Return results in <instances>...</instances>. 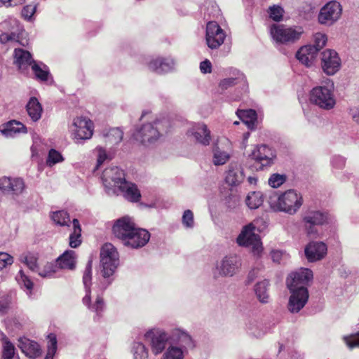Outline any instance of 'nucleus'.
Here are the masks:
<instances>
[{
    "label": "nucleus",
    "mask_w": 359,
    "mask_h": 359,
    "mask_svg": "<svg viewBox=\"0 0 359 359\" xmlns=\"http://www.w3.org/2000/svg\"><path fill=\"white\" fill-rule=\"evenodd\" d=\"M123 132L119 128H112L107 135L108 141L113 144H118L123 140Z\"/></svg>",
    "instance_id": "50"
},
{
    "label": "nucleus",
    "mask_w": 359,
    "mask_h": 359,
    "mask_svg": "<svg viewBox=\"0 0 359 359\" xmlns=\"http://www.w3.org/2000/svg\"><path fill=\"white\" fill-rule=\"evenodd\" d=\"M250 156L255 161L257 169L263 170L274 163L276 154L270 147L260 144L252 150Z\"/></svg>",
    "instance_id": "10"
},
{
    "label": "nucleus",
    "mask_w": 359,
    "mask_h": 359,
    "mask_svg": "<svg viewBox=\"0 0 359 359\" xmlns=\"http://www.w3.org/2000/svg\"><path fill=\"white\" fill-rule=\"evenodd\" d=\"M92 280V262L89 261L83 274V283L86 290V295L83 298V303L92 311L99 315L104 311V302L102 297L97 295L94 304H90V288Z\"/></svg>",
    "instance_id": "9"
},
{
    "label": "nucleus",
    "mask_w": 359,
    "mask_h": 359,
    "mask_svg": "<svg viewBox=\"0 0 359 359\" xmlns=\"http://www.w3.org/2000/svg\"><path fill=\"white\" fill-rule=\"evenodd\" d=\"M0 132L4 137L12 138L20 134L27 133V129L20 121L11 120L0 126Z\"/></svg>",
    "instance_id": "29"
},
{
    "label": "nucleus",
    "mask_w": 359,
    "mask_h": 359,
    "mask_svg": "<svg viewBox=\"0 0 359 359\" xmlns=\"http://www.w3.org/2000/svg\"><path fill=\"white\" fill-rule=\"evenodd\" d=\"M171 340L178 344L180 348L184 349L187 353L188 349H192L195 347V343L191 335L184 330L175 328L170 332Z\"/></svg>",
    "instance_id": "25"
},
{
    "label": "nucleus",
    "mask_w": 359,
    "mask_h": 359,
    "mask_svg": "<svg viewBox=\"0 0 359 359\" xmlns=\"http://www.w3.org/2000/svg\"><path fill=\"white\" fill-rule=\"evenodd\" d=\"M209 53L212 57H225L230 52V46H208Z\"/></svg>",
    "instance_id": "51"
},
{
    "label": "nucleus",
    "mask_w": 359,
    "mask_h": 359,
    "mask_svg": "<svg viewBox=\"0 0 359 359\" xmlns=\"http://www.w3.org/2000/svg\"><path fill=\"white\" fill-rule=\"evenodd\" d=\"M16 301L15 291L11 290L0 295V314H6Z\"/></svg>",
    "instance_id": "39"
},
{
    "label": "nucleus",
    "mask_w": 359,
    "mask_h": 359,
    "mask_svg": "<svg viewBox=\"0 0 359 359\" xmlns=\"http://www.w3.org/2000/svg\"><path fill=\"white\" fill-rule=\"evenodd\" d=\"M51 219L57 225L61 226H69L70 218L67 212L65 210H58L53 212L51 215Z\"/></svg>",
    "instance_id": "45"
},
{
    "label": "nucleus",
    "mask_w": 359,
    "mask_h": 359,
    "mask_svg": "<svg viewBox=\"0 0 359 359\" xmlns=\"http://www.w3.org/2000/svg\"><path fill=\"white\" fill-rule=\"evenodd\" d=\"M187 135L192 137L196 142L203 146L209 145L211 140L210 131L203 123H194L187 131Z\"/></svg>",
    "instance_id": "24"
},
{
    "label": "nucleus",
    "mask_w": 359,
    "mask_h": 359,
    "mask_svg": "<svg viewBox=\"0 0 359 359\" xmlns=\"http://www.w3.org/2000/svg\"><path fill=\"white\" fill-rule=\"evenodd\" d=\"M264 202V194L260 191H252L248 194L246 197V205L250 209H257Z\"/></svg>",
    "instance_id": "42"
},
{
    "label": "nucleus",
    "mask_w": 359,
    "mask_h": 359,
    "mask_svg": "<svg viewBox=\"0 0 359 359\" xmlns=\"http://www.w3.org/2000/svg\"><path fill=\"white\" fill-rule=\"evenodd\" d=\"M107 159V154L105 151L102 149H98V157H97V166H100L105 160Z\"/></svg>",
    "instance_id": "64"
},
{
    "label": "nucleus",
    "mask_w": 359,
    "mask_h": 359,
    "mask_svg": "<svg viewBox=\"0 0 359 359\" xmlns=\"http://www.w3.org/2000/svg\"><path fill=\"white\" fill-rule=\"evenodd\" d=\"M182 223L187 229H192L194 226V213L191 210H186L182 215Z\"/></svg>",
    "instance_id": "53"
},
{
    "label": "nucleus",
    "mask_w": 359,
    "mask_h": 359,
    "mask_svg": "<svg viewBox=\"0 0 359 359\" xmlns=\"http://www.w3.org/2000/svg\"><path fill=\"white\" fill-rule=\"evenodd\" d=\"M285 180L284 175L273 174L269 179V184L273 188H278L285 182Z\"/></svg>",
    "instance_id": "55"
},
{
    "label": "nucleus",
    "mask_w": 359,
    "mask_h": 359,
    "mask_svg": "<svg viewBox=\"0 0 359 359\" xmlns=\"http://www.w3.org/2000/svg\"><path fill=\"white\" fill-rule=\"evenodd\" d=\"M185 352L177 346L170 345L163 353L161 359H183Z\"/></svg>",
    "instance_id": "43"
},
{
    "label": "nucleus",
    "mask_w": 359,
    "mask_h": 359,
    "mask_svg": "<svg viewBox=\"0 0 359 359\" xmlns=\"http://www.w3.org/2000/svg\"><path fill=\"white\" fill-rule=\"evenodd\" d=\"M15 355V346L13 344L6 339L3 344L2 358L3 359H13Z\"/></svg>",
    "instance_id": "52"
},
{
    "label": "nucleus",
    "mask_w": 359,
    "mask_h": 359,
    "mask_svg": "<svg viewBox=\"0 0 359 359\" xmlns=\"http://www.w3.org/2000/svg\"><path fill=\"white\" fill-rule=\"evenodd\" d=\"M226 34L224 30L215 22H209L206 27V40L208 45L210 43H217V45H222L224 43Z\"/></svg>",
    "instance_id": "30"
},
{
    "label": "nucleus",
    "mask_w": 359,
    "mask_h": 359,
    "mask_svg": "<svg viewBox=\"0 0 359 359\" xmlns=\"http://www.w3.org/2000/svg\"><path fill=\"white\" fill-rule=\"evenodd\" d=\"M345 158L340 156H333L331 161L334 169H342L345 166Z\"/></svg>",
    "instance_id": "59"
},
{
    "label": "nucleus",
    "mask_w": 359,
    "mask_h": 359,
    "mask_svg": "<svg viewBox=\"0 0 359 359\" xmlns=\"http://www.w3.org/2000/svg\"><path fill=\"white\" fill-rule=\"evenodd\" d=\"M70 130L76 142H79L80 140H88L93 133V123L86 117H76L73 120V123L70 126Z\"/></svg>",
    "instance_id": "14"
},
{
    "label": "nucleus",
    "mask_w": 359,
    "mask_h": 359,
    "mask_svg": "<svg viewBox=\"0 0 359 359\" xmlns=\"http://www.w3.org/2000/svg\"><path fill=\"white\" fill-rule=\"evenodd\" d=\"M271 255L273 262L276 263H280L282 259L287 257L285 252L278 250L271 251Z\"/></svg>",
    "instance_id": "61"
},
{
    "label": "nucleus",
    "mask_w": 359,
    "mask_h": 359,
    "mask_svg": "<svg viewBox=\"0 0 359 359\" xmlns=\"http://www.w3.org/2000/svg\"><path fill=\"white\" fill-rule=\"evenodd\" d=\"M30 67L34 79L43 83L52 84L53 83L49 67L46 64L35 60Z\"/></svg>",
    "instance_id": "28"
},
{
    "label": "nucleus",
    "mask_w": 359,
    "mask_h": 359,
    "mask_svg": "<svg viewBox=\"0 0 359 359\" xmlns=\"http://www.w3.org/2000/svg\"><path fill=\"white\" fill-rule=\"evenodd\" d=\"M284 11L282 7L276 5L271 6L269 9V14L274 21H280L283 15Z\"/></svg>",
    "instance_id": "54"
},
{
    "label": "nucleus",
    "mask_w": 359,
    "mask_h": 359,
    "mask_svg": "<svg viewBox=\"0 0 359 359\" xmlns=\"http://www.w3.org/2000/svg\"><path fill=\"white\" fill-rule=\"evenodd\" d=\"M18 347L29 358L34 359L41 353L39 344L27 338L20 339Z\"/></svg>",
    "instance_id": "32"
},
{
    "label": "nucleus",
    "mask_w": 359,
    "mask_h": 359,
    "mask_svg": "<svg viewBox=\"0 0 359 359\" xmlns=\"http://www.w3.org/2000/svg\"><path fill=\"white\" fill-rule=\"evenodd\" d=\"M36 10V4H29L23 7L21 11L22 16L27 20H31Z\"/></svg>",
    "instance_id": "57"
},
{
    "label": "nucleus",
    "mask_w": 359,
    "mask_h": 359,
    "mask_svg": "<svg viewBox=\"0 0 359 359\" xmlns=\"http://www.w3.org/2000/svg\"><path fill=\"white\" fill-rule=\"evenodd\" d=\"M257 222L254 220L252 222L244 226L236 238V243L239 246L251 248L255 255H259L262 250L260 237L255 232Z\"/></svg>",
    "instance_id": "6"
},
{
    "label": "nucleus",
    "mask_w": 359,
    "mask_h": 359,
    "mask_svg": "<svg viewBox=\"0 0 359 359\" xmlns=\"http://www.w3.org/2000/svg\"><path fill=\"white\" fill-rule=\"evenodd\" d=\"M73 230L69 237V245L72 248L79 247L82 242L81 240V227L79 221L77 219L72 220Z\"/></svg>",
    "instance_id": "40"
},
{
    "label": "nucleus",
    "mask_w": 359,
    "mask_h": 359,
    "mask_svg": "<svg viewBox=\"0 0 359 359\" xmlns=\"http://www.w3.org/2000/svg\"><path fill=\"white\" fill-rule=\"evenodd\" d=\"M119 264L118 253L111 243L104 244L100 252L101 272L104 278L102 289L105 290L112 282L110 277L114 274Z\"/></svg>",
    "instance_id": "3"
},
{
    "label": "nucleus",
    "mask_w": 359,
    "mask_h": 359,
    "mask_svg": "<svg viewBox=\"0 0 359 359\" xmlns=\"http://www.w3.org/2000/svg\"><path fill=\"white\" fill-rule=\"evenodd\" d=\"M200 70L203 74H208L212 72V64L208 60H205L200 63Z\"/></svg>",
    "instance_id": "62"
},
{
    "label": "nucleus",
    "mask_w": 359,
    "mask_h": 359,
    "mask_svg": "<svg viewBox=\"0 0 359 359\" xmlns=\"http://www.w3.org/2000/svg\"><path fill=\"white\" fill-rule=\"evenodd\" d=\"M269 203L274 210L294 215L303 204L302 196L294 189H290L280 196H270Z\"/></svg>",
    "instance_id": "2"
},
{
    "label": "nucleus",
    "mask_w": 359,
    "mask_h": 359,
    "mask_svg": "<svg viewBox=\"0 0 359 359\" xmlns=\"http://www.w3.org/2000/svg\"><path fill=\"white\" fill-rule=\"evenodd\" d=\"M313 45H326L327 42V36L325 34L317 32L313 36Z\"/></svg>",
    "instance_id": "60"
},
{
    "label": "nucleus",
    "mask_w": 359,
    "mask_h": 359,
    "mask_svg": "<svg viewBox=\"0 0 359 359\" xmlns=\"http://www.w3.org/2000/svg\"><path fill=\"white\" fill-rule=\"evenodd\" d=\"M303 33L302 27H287L283 25H273L271 27L272 37L278 42L296 43Z\"/></svg>",
    "instance_id": "11"
},
{
    "label": "nucleus",
    "mask_w": 359,
    "mask_h": 359,
    "mask_svg": "<svg viewBox=\"0 0 359 359\" xmlns=\"http://www.w3.org/2000/svg\"><path fill=\"white\" fill-rule=\"evenodd\" d=\"M150 233L144 229L135 227L123 243L125 246L137 249L144 246L149 241Z\"/></svg>",
    "instance_id": "22"
},
{
    "label": "nucleus",
    "mask_w": 359,
    "mask_h": 359,
    "mask_svg": "<svg viewBox=\"0 0 359 359\" xmlns=\"http://www.w3.org/2000/svg\"><path fill=\"white\" fill-rule=\"evenodd\" d=\"M148 69L158 74H166L175 69L176 62L171 57H156L145 62Z\"/></svg>",
    "instance_id": "17"
},
{
    "label": "nucleus",
    "mask_w": 359,
    "mask_h": 359,
    "mask_svg": "<svg viewBox=\"0 0 359 359\" xmlns=\"http://www.w3.org/2000/svg\"><path fill=\"white\" fill-rule=\"evenodd\" d=\"M48 350L45 359H53L57 351V339L54 334L48 336Z\"/></svg>",
    "instance_id": "48"
},
{
    "label": "nucleus",
    "mask_w": 359,
    "mask_h": 359,
    "mask_svg": "<svg viewBox=\"0 0 359 359\" xmlns=\"http://www.w3.org/2000/svg\"><path fill=\"white\" fill-rule=\"evenodd\" d=\"M144 339L150 346L154 355L162 353L170 339V334L161 328H152L144 334Z\"/></svg>",
    "instance_id": "8"
},
{
    "label": "nucleus",
    "mask_w": 359,
    "mask_h": 359,
    "mask_svg": "<svg viewBox=\"0 0 359 359\" xmlns=\"http://www.w3.org/2000/svg\"><path fill=\"white\" fill-rule=\"evenodd\" d=\"M229 74L231 77L220 81L219 83V88L224 91L236 84L241 83L243 92L246 93L248 86L245 76L239 70L233 68L229 69Z\"/></svg>",
    "instance_id": "23"
},
{
    "label": "nucleus",
    "mask_w": 359,
    "mask_h": 359,
    "mask_svg": "<svg viewBox=\"0 0 359 359\" xmlns=\"http://www.w3.org/2000/svg\"><path fill=\"white\" fill-rule=\"evenodd\" d=\"M135 227V224L132 219L126 216L116 221L112 231L114 236L123 243L125 239L129 236Z\"/></svg>",
    "instance_id": "19"
},
{
    "label": "nucleus",
    "mask_w": 359,
    "mask_h": 359,
    "mask_svg": "<svg viewBox=\"0 0 359 359\" xmlns=\"http://www.w3.org/2000/svg\"><path fill=\"white\" fill-rule=\"evenodd\" d=\"M25 189L24 180L20 177H0V190L4 194L19 196Z\"/></svg>",
    "instance_id": "20"
},
{
    "label": "nucleus",
    "mask_w": 359,
    "mask_h": 359,
    "mask_svg": "<svg viewBox=\"0 0 359 359\" xmlns=\"http://www.w3.org/2000/svg\"><path fill=\"white\" fill-rule=\"evenodd\" d=\"M312 278L313 272L309 269H300L288 275L286 285L291 293L287 304L290 313H297L305 306L309 297L307 285Z\"/></svg>",
    "instance_id": "1"
},
{
    "label": "nucleus",
    "mask_w": 359,
    "mask_h": 359,
    "mask_svg": "<svg viewBox=\"0 0 359 359\" xmlns=\"http://www.w3.org/2000/svg\"><path fill=\"white\" fill-rule=\"evenodd\" d=\"M167 124L168 121L165 119L144 124L136 131L135 137L145 146L153 145L159 140L163 133L166 132Z\"/></svg>",
    "instance_id": "5"
},
{
    "label": "nucleus",
    "mask_w": 359,
    "mask_h": 359,
    "mask_svg": "<svg viewBox=\"0 0 359 359\" xmlns=\"http://www.w3.org/2000/svg\"><path fill=\"white\" fill-rule=\"evenodd\" d=\"M132 353L134 359H148V349L142 342L134 341L132 346Z\"/></svg>",
    "instance_id": "44"
},
{
    "label": "nucleus",
    "mask_w": 359,
    "mask_h": 359,
    "mask_svg": "<svg viewBox=\"0 0 359 359\" xmlns=\"http://www.w3.org/2000/svg\"><path fill=\"white\" fill-rule=\"evenodd\" d=\"M241 266L242 260L240 256L226 255L216 264L212 271L213 278L217 279L219 277H232L239 272Z\"/></svg>",
    "instance_id": "7"
},
{
    "label": "nucleus",
    "mask_w": 359,
    "mask_h": 359,
    "mask_svg": "<svg viewBox=\"0 0 359 359\" xmlns=\"http://www.w3.org/2000/svg\"><path fill=\"white\" fill-rule=\"evenodd\" d=\"M13 263V257L6 252H0V270L11 265Z\"/></svg>",
    "instance_id": "58"
},
{
    "label": "nucleus",
    "mask_w": 359,
    "mask_h": 359,
    "mask_svg": "<svg viewBox=\"0 0 359 359\" xmlns=\"http://www.w3.org/2000/svg\"><path fill=\"white\" fill-rule=\"evenodd\" d=\"M25 0H0L2 5L6 7L15 6L25 3Z\"/></svg>",
    "instance_id": "63"
},
{
    "label": "nucleus",
    "mask_w": 359,
    "mask_h": 359,
    "mask_svg": "<svg viewBox=\"0 0 359 359\" xmlns=\"http://www.w3.org/2000/svg\"><path fill=\"white\" fill-rule=\"evenodd\" d=\"M59 270L57 263L48 262L42 270L39 269L37 273L42 278H51Z\"/></svg>",
    "instance_id": "46"
},
{
    "label": "nucleus",
    "mask_w": 359,
    "mask_h": 359,
    "mask_svg": "<svg viewBox=\"0 0 359 359\" xmlns=\"http://www.w3.org/2000/svg\"><path fill=\"white\" fill-rule=\"evenodd\" d=\"M244 180L242 168L236 165L231 164L225 177L226 182L231 186H236Z\"/></svg>",
    "instance_id": "35"
},
{
    "label": "nucleus",
    "mask_w": 359,
    "mask_h": 359,
    "mask_svg": "<svg viewBox=\"0 0 359 359\" xmlns=\"http://www.w3.org/2000/svg\"><path fill=\"white\" fill-rule=\"evenodd\" d=\"M111 195H123L126 199L131 202H137L141 197L140 191L136 184L126 181V179Z\"/></svg>",
    "instance_id": "26"
},
{
    "label": "nucleus",
    "mask_w": 359,
    "mask_h": 359,
    "mask_svg": "<svg viewBox=\"0 0 359 359\" xmlns=\"http://www.w3.org/2000/svg\"><path fill=\"white\" fill-rule=\"evenodd\" d=\"M236 114L248 128L254 129L256 126L257 115L254 109L238 110Z\"/></svg>",
    "instance_id": "38"
},
{
    "label": "nucleus",
    "mask_w": 359,
    "mask_h": 359,
    "mask_svg": "<svg viewBox=\"0 0 359 359\" xmlns=\"http://www.w3.org/2000/svg\"><path fill=\"white\" fill-rule=\"evenodd\" d=\"M16 280L20 285L21 287L25 288L29 293L32 292L33 288L32 281L24 273L22 270H20L18 275L16 276Z\"/></svg>",
    "instance_id": "49"
},
{
    "label": "nucleus",
    "mask_w": 359,
    "mask_h": 359,
    "mask_svg": "<svg viewBox=\"0 0 359 359\" xmlns=\"http://www.w3.org/2000/svg\"><path fill=\"white\" fill-rule=\"evenodd\" d=\"M13 22L17 26L16 30L11 32L2 33L0 35V42L1 43H19L20 45H24L23 42L21 41V39L25 32L22 27L18 26V21L14 20Z\"/></svg>",
    "instance_id": "33"
},
{
    "label": "nucleus",
    "mask_w": 359,
    "mask_h": 359,
    "mask_svg": "<svg viewBox=\"0 0 359 359\" xmlns=\"http://www.w3.org/2000/svg\"><path fill=\"white\" fill-rule=\"evenodd\" d=\"M302 221L307 233L313 235L317 233L316 226L327 222V215L319 210H309L304 214Z\"/></svg>",
    "instance_id": "16"
},
{
    "label": "nucleus",
    "mask_w": 359,
    "mask_h": 359,
    "mask_svg": "<svg viewBox=\"0 0 359 359\" xmlns=\"http://www.w3.org/2000/svg\"><path fill=\"white\" fill-rule=\"evenodd\" d=\"M26 110L32 121L36 122L41 118L43 108L35 97H32L29 100L26 105Z\"/></svg>",
    "instance_id": "36"
},
{
    "label": "nucleus",
    "mask_w": 359,
    "mask_h": 359,
    "mask_svg": "<svg viewBox=\"0 0 359 359\" xmlns=\"http://www.w3.org/2000/svg\"><path fill=\"white\" fill-rule=\"evenodd\" d=\"M59 269L73 270L76 266V253L74 250H66L57 259Z\"/></svg>",
    "instance_id": "34"
},
{
    "label": "nucleus",
    "mask_w": 359,
    "mask_h": 359,
    "mask_svg": "<svg viewBox=\"0 0 359 359\" xmlns=\"http://www.w3.org/2000/svg\"><path fill=\"white\" fill-rule=\"evenodd\" d=\"M344 340L349 348H359V332L355 334L344 337Z\"/></svg>",
    "instance_id": "56"
},
{
    "label": "nucleus",
    "mask_w": 359,
    "mask_h": 359,
    "mask_svg": "<svg viewBox=\"0 0 359 359\" xmlns=\"http://www.w3.org/2000/svg\"><path fill=\"white\" fill-rule=\"evenodd\" d=\"M340 4L333 1L327 3L321 9L318 15V21L322 25H332L341 15Z\"/></svg>",
    "instance_id": "15"
},
{
    "label": "nucleus",
    "mask_w": 359,
    "mask_h": 359,
    "mask_svg": "<svg viewBox=\"0 0 359 359\" xmlns=\"http://www.w3.org/2000/svg\"><path fill=\"white\" fill-rule=\"evenodd\" d=\"M232 149L231 142L225 140L220 145L216 144L212 148V163L215 165H223L231 158Z\"/></svg>",
    "instance_id": "21"
},
{
    "label": "nucleus",
    "mask_w": 359,
    "mask_h": 359,
    "mask_svg": "<svg viewBox=\"0 0 359 359\" xmlns=\"http://www.w3.org/2000/svg\"><path fill=\"white\" fill-rule=\"evenodd\" d=\"M13 63L16 66L19 72L27 74L29 67L35 61L31 53L22 48H16L13 51Z\"/></svg>",
    "instance_id": "18"
},
{
    "label": "nucleus",
    "mask_w": 359,
    "mask_h": 359,
    "mask_svg": "<svg viewBox=\"0 0 359 359\" xmlns=\"http://www.w3.org/2000/svg\"><path fill=\"white\" fill-rule=\"evenodd\" d=\"M320 65L326 75L333 76L340 70L341 60L336 50L327 48L320 53Z\"/></svg>",
    "instance_id": "12"
},
{
    "label": "nucleus",
    "mask_w": 359,
    "mask_h": 359,
    "mask_svg": "<svg viewBox=\"0 0 359 359\" xmlns=\"http://www.w3.org/2000/svg\"><path fill=\"white\" fill-rule=\"evenodd\" d=\"M64 161V158L60 152L55 149H50L46 159V165L52 167L56 163H61Z\"/></svg>",
    "instance_id": "47"
},
{
    "label": "nucleus",
    "mask_w": 359,
    "mask_h": 359,
    "mask_svg": "<svg viewBox=\"0 0 359 359\" xmlns=\"http://www.w3.org/2000/svg\"><path fill=\"white\" fill-rule=\"evenodd\" d=\"M38 259V254L32 252H23L19 257L20 262L25 264L30 271L36 273H37L39 269Z\"/></svg>",
    "instance_id": "37"
},
{
    "label": "nucleus",
    "mask_w": 359,
    "mask_h": 359,
    "mask_svg": "<svg viewBox=\"0 0 359 359\" xmlns=\"http://www.w3.org/2000/svg\"><path fill=\"white\" fill-rule=\"evenodd\" d=\"M318 46H300L297 51L295 57L302 65L306 67H311L317 58Z\"/></svg>",
    "instance_id": "27"
},
{
    "label": "nucleus",
    "mask_w": 359,
    "mask_h": 359,
    "mask_svg": "<svg viewBox=\"0 0 359 359\" xmlns=\"http://www.w3.org/2000/svg\"><path fill=\"white\" fill-rule=\"evenodd\" d=\"M269 283L266 280H264L257 283L255 286V292L259 301L262 303H267L269 299L268 293V287Z\"/></svg>",
    "instance_id": "41"
},
{
    "label": "nucleus",
    "mask_w": 359,
    "mask_h": 359,
    "mask_svg": "<svg viewBox=\"0 0 359 359\" xmlns=\"http://www.w3.org/2000/svg\"><path fill=\"white\" fill-rule=\"evenodd\" d=\"M309 101L311 104L324 110H330L336 104L334 94V83L327 79L320 86L313 88L309 93Z\"/></svg>",
    "instance_id": "4"
},
{
    "label": "nucleus",
    "mask_w": 359,
    "mask_h": 359,
    "mask_svg": "<svg viewBox=\"0 0 359 359\" xmlns=\"http://www.w3.org/2000/svg\"><path fill=\"white\" fill-rule=\"evenodd\" d=\"M305 255L309 262L322 259L327 252V246L323 242H311L305 248Z\"/></svg>",
    "instance_id": "31"
},
{
    "label": "nucleus",
    "mask_w": 359,
    "mask_h": 359,
    "mask_svg": "<svg viewBox=\"0 0 359 359\" xmlns=\"http://www.w3.org/2000/svg\"><path fill=\"white\" fill-rule=\"evenodd\" d=\"M124 180V171L117 166L107 168L102 172V180L109 195L114 193Z\"/></svg>",
    "instance_id": "13"
}]
</instances>
